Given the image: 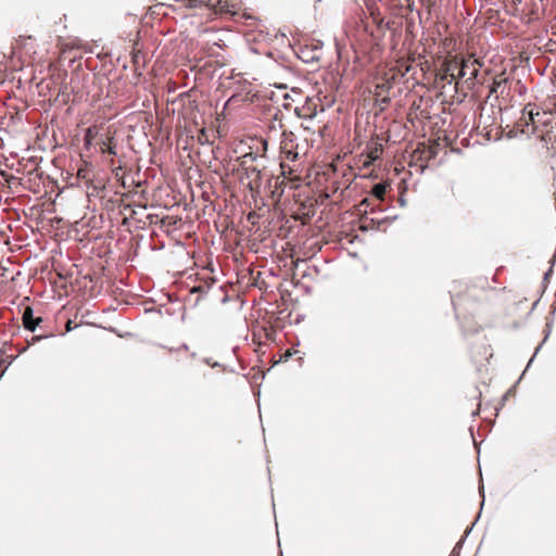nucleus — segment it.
Returning a JSON list of instances; mask_svg holds the SVG:
<instances>
[{
    "instance_id": "obj_12",
    "label": "nucleus",
    "mask_w": 556,
    "mask_h": 556,
    "mask_svg": "<svg viewBox=\"0 0 556 556\" xmlns=\"http://www.w3.org/2000/svg\"><path fill=\"white\" fill-rule=\"evenodd\" d=\"M84 143H85V147H86L87 149H89V147L92 144V139H91V137H89V136H85V138H84Z\"/></svg>"
},
{
    "instance_id": "obj_4",
    "label": "nucleus",
    "mask_w": 556,
    "mask_h": 556,
    "mask_svg": "<svg viewBox=\"0 0 556 556\" xmlns=\"http://www.w3.org/2000/svg\"><path fill=\"white\" fill-rule=\"evenodd\" d=\"M22 320L25 330L34 333L43 319L42 317H35L33 307L27 306L23 312Z\"/></svg>"
},
{
    "instance_id": "obj_8",
    "label": "nucleus",
    "mask_w": 556,
    "mask_h": 556,
    "mask_svg": "<svg viewBox=\"0 0 556 556\" xmlns=\"http://www.w3.org/2000/svg\"><path fill=\"white\" fill-rule=\"evenodd\" d=\"M389 185L384 181L377 182L372 186L370 194L379 200H383Z\"/></svg>"
},
{
    "instance_id": "obj_11",
    "label": "nucleus",
    "mask_w": 556,
    "mask_h": 556,
    "mask_svg": "<svg viewBox=\"0 0 556 556\" xmlns=\"http://www.w3.org/2000/svg\"><path fill=\"white\" fill-rule=\"evenodd\" d=\"M202 361H203V363H205L206 365H208V366H211V367H213V368H217V367H220V366H222V364H220V363H218V362H214V361H212V358H210V357H204Z\"/></svg>"
},
{
    "instance_id": "obj_18",
    "label": "nucleus",
    "mask_w": 556,
    "mask_h": 556,
    "mask_svg": "<svg viewBox=\"0 0 556 556\" xmlns=\"http://www.w3.org/2000/svg\"><path fill=\"white\" fill-rule=\"evenodd\" d=\"M459 552L453 548L451 556H459Z\"/></svg>"
},
{
    "instance_id": "obj_19",
    "label": "nucleus",
    "mask_w": 556,
    "mask_h": 556,
    "mask_svg": "<svg viewBox=\"0 0 556 556\" xmlns=\"http://www.w3.org/2000/svg\"><path fill=\"white\" fill-rule=\"evenodd\" d=\"M399 202H400V205H401V206H404V205H405V203H406V201H405V199H404L403 197H402V198H400V201H399Z\"/></svg>"
},
{
    "instance_id": "obj_2",
    "label": "nucleus",
    "mask_w": 556,
    "mask_h": 556,
    "mask_svg": "<svg viewBox=\"0 0 556 556\" xmlns=\"http://www.w3.org/2000/svg\"><path fill=\"white\" fill-rule=\"evenodd\" d=\"M321 47V41H317L312 46L299 45L298 48L294 49V52L302 62L309 64L319 61Z\"/></svg>"
},
{
    "instance_id": "obj_22",
    "label": "nucleus",
    "mask_w": 556,
    "mask_h": 556,
    "mask_svg": "<svg viewBox=\"0 0 556 556\" xmlns=\"http://www.w3.org/2000/svg\"><path fill=\"white\" fill-rule=\"evenodd\" d=\"M481 396V392H478L477 395H475V397H480Z\"/></svg>"
},
{
    "instance_id": "obj_7",
    "label": "nucleus",
    "mask_w": 556,
    "mask_h": 556,
    "mask_svg": "<svg viewBox=\"0 0 556 556\" xmlns=\"http://www.w3.org/2000/svg\"><path fill=\"white\" fill-rule=\"evenodd\" d=\"M507 84H508V79L505 78V79H501V80H494L491 85H490V92H489V98L492 96V94H504V92L506 91V88H507Z\"/></svg>"
},
{
    "instance_id": "obj_5",
    "label": "nucleus",
    "mask_w": 556,
    "mask_h": 556,
    "mask_svg": "<svg viewBox=\"0 0 556 556\" xmlns=\"http://www.w3.org/2000/svg\"><path fill=\"white\" fill-rule=\"evenodd\" d=\"M479 494H480V496H481V498H482V501H481V507H483V505H484V501H485V495H484V485H483L482 481H481V482H480V484H479ZM481 509H482V508H480V511H479V514H478V516H477L476 520L471 523V526H470V527H468V528L466 529L465 534H464V535L462 536V539L456 543V545H455L454 549H456V551H460V549H462L463 544H464V543H465V541H466V538H467V536H468V534L471 532V530H472V528H473L475 523L478 521V519H479V517H480Z\"/></svg>"
},
{
    "instance_id": "obj_15",
    "label": "nucleus",
    "mask_w": 556,
    "mask_h": 556,
    "mask_svg": "<svg viewBox=\"0 0 556 556\" xmlns=\"http://www.w3.org/2000/svg\"><path fill=\"white\" fill-rule=\"evenodd\" d=\"M514 390H515V387L510 388V389L505 393V395H504V400H506L508 395L513 394Z\"/></svg>"
},
{
    "instance_id": "obj_21",
    "label": "nucleus",
    "mask_w": 556,
    "mask_h": 556,
    "mask_svg": "<svg viewBox=\"0 0 556 556\" xmlns=\"http://www.w3.org/2000/svg\"><path fill=\"white\" fill-rule=\"evenodd\" d=\"M478 414H479V410H475V412H472V416H473V417L478 416Z\"/></svg>"
},
{
    "instance_id": "obj_3",
    "label": "nucleus",
    "mask_w": 556,
    "mask_h": 556,
    "mask_svg": "<svg viewBox=\"0 0 556 556\" xmlns=\"http://www.w3.org/2000/svg\"><path fill=\"white\" fill-rule=\"evenodd\" d=\"M538 115H539V112L534 111V105L532 103L526 104V106L522 110V116L516 123V126L518 128L522 127V129H520L521 134H527V130L525 128H528L531 124H533L534 118Z\"/></svg>"
},
{
    "instance_id": "obj_1",
    "label": "nucleus",
    "mask_w": 556,
    "mask_h": 556,
    "mask_svg": "<svg viewBox=\"0 0 556 556\" xmlns=\"http://www.w3.org/2000/svg\"><path fill=\"white\" fill-rule=\"evenodd\" d=\"M266 167L264 164L258 165H247V167H240L238 165L237 168L232 169L233 174H240V180L243 181L244 178L249 179L248 188L251 191L255 189H261L263 184V177L266 175Z\"/></svg>"
},
{
    "instance_id": "obj_6",
    "label": "nucleus",
    "mask_w": 556,
    "mask_h": 556,
    "mask_svg": "<svg viewBox=\"0 0 556 556\" xmlns=\"http://www.w3.org/2000/svg\"><path fill=\"white\" fill-rule=\"evenodd\" d=\"M237 161L239 162L240 167H247V165H253V163L258 161L260 164H262L264 157L255 152H249L238 157Z\"/></svg>"
},
{
    "instance_id": "obj_23",
    "label": "nucleus",
    "mask_w": 556,
    "mask_h": 556,
    "mask_svg": "<svg viewBox=\"0 0 556 556\" xmlns=\"http://www.w3.org/2000/svg\"><path fill=\"white\" fill-rule=\"evenodd\" d=\"M279 556H282V552L280 551Z\"/></svg>"
},
{
    "instance_id": "obj_16",
    "label": "nucleus",
    "mask_w": 556,
    "mask_h": 556,
    "mask_svg": "<svg viewBox=\"0 0 556 556\" xmlns=\"http://www.w3.org/2000/svg\"><path fill=\"white\" fill-rule=\"evenodd\" d=\"M518 84L520 85L519 93L522 94V92H525L527 88L523 85H521L520 80L518 81Z\"/></svg>"
},
{
    "instance_id": "obj_9",
    "label": "nucleus",
    "mask_w": 556,
    "mask_h": 556,
    "mask_svg": "<svg viewBox=\"0 0 556 556\" xmlns=\"http://www.w3.org/2000/svg\"><path fill=\"white\" fill-rule=\"evenodd\" d=\"M53 337L52 333L48 334H34L30 337V339H26L27 345L20 350V353L25 352L30 345H35L36 343L40 342L43 339H48Z\"/></svg>"
},
{
    "instance_id": "obj_13",
    "label": "nucleus",
    "mask_w": 556,
    "mask_h": 556,
    "mask_svg": "<svg viewBox=\"0 0 556 556\" xmlns=\"http://www.w3.org/2000/svg\"><path fill=\"white\" fill-rule=\"evenodd\" d=\"M181 350H184V351H188V350H189L188 344H187V343H182V344H181L178 349H176V350L170 349V351H172V352H173V351H181Z\"/></svg>"
},
{
    "instance_id": "obj_10",
    "label": "nucleus",
    "mask_w": 556,
    "mask_h": 556,
    "mask_svg": "<svg viewBox=\"0 0 556 556\" xmlns=\"http://www.w3.org/2000/svg\"><path fill=\"white\" fill-rule=\"evenodd\" d=\"M215 10L220 13H230L228 2L225 0H216Z\"/></svg>"
},
{
    "instance_id": "obj_20",
    "label": "nucleus",
    "mask_w": 556,
    "mask_h": 556,
    "mask_svg": "<svg viewBox=\"0 0 556 556\" xmlns=\"http://www.w3.org/2000/svg\"><path fill=\"white\" fill-rule=\"evenodd\" d=\"M190 356H191L192 358H195V357H197V353H195V352H192V353L190 354Z\"/></svg>"
},
{
    "instance_id": "obj_14",
    "label": "nucleus",
    "mask_w": 556,
    "mask_h": 556,
    "mask_svg": "<svg viewBox=\"0 0 556 556\" xmlns=\"http://www.w3.org/2000/svg\"><path fill=\"white\" fill-rule=\"evenodd\" d=\"M203 290H204V288L201 287V286L200 287H192L191 292L194 293V292H200V291H203Z\"/></svg>"
},
{
    "instance_id": "obj_17",
    "label": "nucleus",
    "mask_w": 556,
    "mask_h": 556,
    "mask_svg": "<svg viewBox=\"0 0 556 556\" xmlns=\"http://www.w3.org/2000/svg\"><path fill=\"white\" fill-rule=\"evenodd\" d=\"M389 102H390V99H389V98H383V99H381V104H383V105L389 104Z\"/></svg>"
}]
</instances>
